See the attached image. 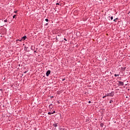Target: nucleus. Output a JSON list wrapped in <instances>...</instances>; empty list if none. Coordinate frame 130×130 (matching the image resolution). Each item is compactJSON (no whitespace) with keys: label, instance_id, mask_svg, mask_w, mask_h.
I'll return each instance as SVG.
<instances>
[{"label":"nucleus","instance_id":"f3484780","mask_svg":"<svg viewBox=\"0 0 130 130\" xmlns=\"http://www.w3.org/2000/svg\"><path fill=\"white\" fill-rule=\"evenodd\" d=\"M54 113H55V111H53V112H52V114H54Z\"/></svg>","mask_w":130,"mask_h":130},{"label":"nucleus","instance_id":"20e7f679","mask_svg":"<svg viewBox=\"0 0 130 130\" xmlns=\"http://www.w3.org/2000/svg\"><path fill=\"white\" fill-rule=\"evenodd\" d=\"M26 38H27V36H24V37H23L21 38V40H22V41H24V40H26Z\"/></svg>","mask_w":130,"mask_h":130},{"label":"nucleus","instance_id":"4468645a","mask_svg":"<svg viewBox=\"0 0 130 130\" xmlns=\"http://www.w3.org/2000/svg\"><path fill=\"white\" fill-rule=\"evenodd\" d=\"M109 103H113V100H110Z\"/></svg>","mask_w":130,"mask_h":130},{"label":"nucleus","instance_id":"a878e982","mask_svg":"<svg viewBox=\"0 0 130 130\" xmlns=\"http://www.w3.org/2000/svg\"><path fill=\"white\" fill-rule=\"evenodd\" d=\"M27 73V71H25L24 72V74H26Z\"/></svg>","mask_w":130,"mask_h":130},{"label":"nucleus","instance_id":"9d476101","mask_svg":"<svg viewBox=\"0 0 130 130\" xmlns=\"http://www.w3.org/2000/svg\"><path fill=\"white\" fill-rule=\"evenodd\" d=\"M116 20H118V18H116V19H114V22H116Z\"/></svg>","mask_w":130,"mask_h":130},{"label":"nucleus","instance_id":"cd10ccee","mask_svg":"<svg viewBox=\"0 0 130 130\" xmlns=\"http://www.w3.org/2000/svg\"><path fill=\"white\" fill-rule=\"evenodd\" d=\"M61 35H58V36H60Z\"/></svg>","mask_w":130,"mask_h":130},{"label":"nucleus","instance_id":"f257e3e1","mask_svg":"<svg viewBox=\"0 0 130 130\" xmlns=\"http://www.w3.org/2000/svg\"><path fill=\"white\" fill-rule=\"evenodd\" d=\"M114 96V91H112L111 93H106V95L103 96V99L106 97H113Z\"/></svg>","mask_w":130,"mask_h":130},{"label":"nucleus","instance_id":"1a4fd4ad","mask_svg":"<svg viewBox=\"0 0 130 130\" xmlns=\"http://www.w3.org/2000/svg\"><path fill=\"white\" fill-rule=\"evenodd\" d=\"M119 74H114V77H119Z\"/></svg>","mask_w":130,"mask_h":130},{"label":"nucleus","instance_id":"c85d7f7f","mask_svg":"<svg viewBox=\"0 0 130 130\" xmlns=\"http://www.w3.org/2000/svg\"><path fill=\"white\" fill-rule=\"evenodd\" d=\"M56 40H57V37H56Z\"/></svg>","mask_w":130,"mask_h":130},{"label":"nucleus","instance_id":"423d86ee","mask_svg":"<svg viewBox=\"0 0 130 130\" xmlns=\"http://www.w3.org/2000/svg\"><path fill=\"white\" fill-rule=\"evenodd\" d=\"M119 82V85H120V86H123V82H121V81H118Z\"/></svg>","mask_w":130,"mask_h":130},{"label":"nucleus","instance_id":"aec40b11","mask_svg":"<svg viewBox=\"0 0 130 130\" xmlns=\"http://www.w3.org/2000/svg\"><path fill=\"white\" fill-rule=\"evenodd\" d=\"M65 80H66V78H63V79H62V82H63V81H64Z\"/></svg>","mask_w":130,"mask_h":130},{"label":"nucleus","instance_id":"f03ea898","mask_svg":"<svg viewBox=\"0 0 130 130\" xmlns=\"http://www.w3.org/2000/svg\"><path fill=\"white\" fill-rule=\"evenodd\" d=\"M50 73H51V71H50V70H48L46 72V75L47 76V77H48V76L50 75Z\"/></svg>","mask_w":130,"mask_h":130},{"label":"nucleus","instance_id":"7ed1b4c3","mask_svg":"<svg viewBox=\"0 0 130 130\" xmlns=\"http://www.w3.org/2000/svg\"><path fill=\"white\" fill-rule=\"evenodd\" d=\"M57 124H58V123L54 122V123L53 124V125L54 126V127H57Z\"/></svg>","mask_w":130,"mask_h":130},{"label":"nucleus","instance_id":"dca6fc26","mask_svg":"<svg viewBox=\"0 0 130 130\" xmlns=\"http://www.w3.org/2000/svg\"><path fill=\"white\" fill-rule=\"evenodd\" d=\"M45 21H46V22H48L49 20H48V19L46 18V19H45Z\"/></svg>","mask_w":130,"mask_h":130},{"label":"nucleus","instance_id":"ddd939ff","mask_svg":"<svg viewBox=\"0 0 130 130\" xmlns=\"http://www.w3.org/2000/svg\"><path fill=\"white\" fill-rule=\"evenodd\" d=\"M51 105H52V104H50V105L49 106V108L52 109Z\"/></svg>","mask_w":130,"mask_h":130},{"label":"nucleus","instance_id":"412c9836","mask_svg":"<svg viewBox=\"0 0 130 130\" xmlns=\"http://www.w3.org/2000/svg\"><path fill=\"white\" fill-rule=\"evenodd\" d=\"M56 6H59V3H56Z\"/></svg>","mask_w":130,"mask_h":130},{"label":"nucleus","instance_id":"5701e85b","mask_svg":"<svg viewBox=\"0 0 130 130\" xmlns=\"http://www.w3.org/2000/svg\"><path fill=\"white\" fill-rule=\"evenodd\" d=\"M54 98V96H50V98Z\"/></svg>","mask_w":130,"mask_h":130},{"label":"nucleus","instance_id":"f8f14e48","mask_svg":"<svg viewBox=\"0 0 130 130\" xmlns=\"http://www.w3.org/2000/svg\"><path fill=\"white\" fill-rule=\"evenodd\" d=\"M16 41H23L22 39H18V40H17Z\"/></svg>","mask_w":130,"mask_h":130},{"label":"nucleus","instance_id":"4be33fe9","mask_svg":"<svg viewBox=\"0 0 130 130\" xmlns=\"http://www.w3.org/2000/svg\"><path fill=\"white\" fill-rule=\"evenodd\" d=\"M17 11H14V13H15V14H17Z\"/></svg>","mask_w":130,"mask_h":130},{"label":"nucleus","instance_id":"6ab92c4d","mask_svg":"<svg viewBox=\"0 0 130 130\" xmlns=\"http://www.w3.org/2000/svg\"><path fill=\"white\" fill-rule=\"evenodd\" d=\"M63 40H65V41H68V40H67V39H66V38H64Z\"/></svg>","mask_w":130,"mask_h":130},{"label":"nucleus","instance_id":"393cba45","mask_svg":"<svg viewBox=\"0 0 130 130\" xmlns=\"http://www.w3.org/2000/svg\"><path fill=\"white\" fill-rule=\"evenodd\" d=\"M45 25H46V26H47L48 25V23H46Z\"/></svg>","mask_w":130,"mask_h":130},{"label":"nucleus","instance_id":"0eeeda50","mask_svg":"<svg viewBox=\"0 0 130 130\" xmlns=\"http://www.w3.org/2000/svg\"><path fill=\"white\" fill-rule=\"evenodd\" d=\"M100 124V126H101L102 127H103V126L104 125V123H101Z\"/></svg>","mask_w":130,"mask_h":130},{"label":"nucleus","instance_id":"39448f33","mask_svg":"<svg viewBox=\"0 0 130 130\" xmlns=\"http://www.w3.org/2000/svg\"><path fill=\"white\" fill-rule=\"evenodd\" d=\"M126 69V67H124V68L121 67V70L123 71V72H124V71H125Z\"/></svg>","mask_w":130,"mask_h":130},{"label":"nucleus","instance_id":"2eb2a0df","mask_svg":"<svg viewBox=\"0 0 130 130\" xmlns=\"http://www.w3.org/2000/svg\"><path fill=\"white\" fill-rule=\"evenodd\" d=\"M16 18V15H14L13 16V19H15Z\"/></svg>","mask_w":130,"mask_h":130},{"label":"nucleus","instance_id":"c756f323","mask_svg":"<svg viewBox=\"0 0 130 130\" xmlns=\"http://www.w3.org/2000/svg\"><path fill=\"white\" fill-rule=\"evenodd\" d=\"M34 52H37V51H34Z\"/></svg>","mask_w":130,"mask_h":130},{"label":"nucleus","instance_id":"b1692460","mask_svg":"<svg viewBox=\"0 0 130 130\" xmlns=\"http://www.w3.org/2000/svg\"><path fill=\"white\" fill-rule=\"evenodd\" d=\"M88 103L89 104L91 103V101H88Z\"/></svg>","mask_w":130,"mask_h":130},{"label":"nucleus","instance_id":"bb28decb","mask_svg":"<svg viewBox=\"0 0 130 130\" xmlns=\"http://www.w3.org/2000/svg\"><path fill=\"white\" fill-rule=\"evenodd\" d=\"M5 19H6V17H4V18H3V20H5Z\"/></svg>","mask_w":130,"mask_h":130},{"label":"nucleus","instance_id":"a211bd4d","mask_svg":"<svg viewBox=\"0 0 130 130\" xmlns=\"http://www.w3.org/2000/svg\"><path fill=\"white\" fill-rule=\"evenodd\" d=\"M111 20H113V16L111 17Z\"/></svg>","mask_w":130,"mask_h":130},{"label":"nucleus","instance_id":"9b49d317","mask_svg":"<svg viewBox=\"0 0 130 130\" xmlns=\"http://www.w3.org/2000/svg\"><path fill=\"white\" fill-rule=\"evenodd\" d=\"M48 114L49 115H50L52 114V112H49L48 113Z\"/></svg>","mask_w":130,"mask_h":130},{"label":"nucleus","instance_id":"6e6552de","mask_svg":"<svg viewBox=\"0 0 130 130\" xmlns=\"http://www.w3.org/2000/svg\"><path fill=\"white\" fill-rule=\"evenodd\" d=\"M4 22L5 23H7V22H9V20H8V18H7V19H5V20L4 21Z\"/></svg>","mask_w":130,"mask_h":130}]
</instances>
